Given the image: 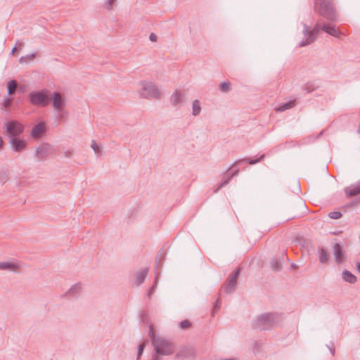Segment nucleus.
<instances>
[{
    "label": "nucleus",
    "instance_id": "1",
    "mask_svg": "<svg viewBox=\"0 0 360 360\" xmlns=\"http://www.w3.org/2000/svg\"><path fill=\"white\" fill-rule=\"evenodd\" d=\"M282 316L278 313H264L258 316L252 323L254 329L260 330H271L278 325Z\"/></svg>",
    "mask_w": 360,
    "mask_h": 360
},
{
    "label": "nucleus",
    "instance_id": "2",
    "mask_svg": "<svg viewBox=\"0 0 360 360\" xmlns=\"http://www.w3.org/2000/svg\"><path fill=\"white\" fill-rule=\"evenodd\" d=\"M314 9L328 22H335L338 18L337 11L331 0H315Z\"/></svg>",
    "mask_w": 360,
    "mask_h": 360
},
{
    "label": "nucleus",
    "instance_id": "3",
    "mask_svg": "<svg viewBox=\"0 0 360 360\" xmlns=\"http://www.w3.org/2000/svg\"><path fill=\"white\" fill-rule=\"evenodd\" d=\"M265 158L264 154L257 155L255 158H246L236 160L230 167L225 172L222 180H231L238 175L240 167L245 164L255 165L263 160Z\"/></svg>",
    "mask_w": 360,
    "mask_h": 360
},
{
    "label": "nucleus",
    "instance_id": "4",
    "mask_svg": "<svg viewBox=\"0 0 360 360\" xmlns=\"http://www.w3.org/2000/svg\"><path fill=\"white\" fill-rule=\"evenodd\" d=\"M322 22L324 21L321 19L319 20L311 30H310V26L303 24L304 38L300 42V46H305L314 41L316 35L319 33L320 30H321Z\"/></svg>",
    "mask_w": 360,
    "mask_h": 360
},
{
    "label": "nucleus",
    "instance_id": "5",
    "mask_svg": "<svg viewBox=\"0 0 360 360\" xmlns=\"http://www.w3.org/2000/svg\"><path fill=\"white\" fill-rule=\"evenodd\" d=\"M57 149L48 143H43L36 147L34 156L38 161H45L50 157L54 156Z\"/></svg>",
    "mask_w": 360,
    "mask_h": 360
},
{
    "label": "nucleus",
    "instance_id": "6",
    "mask_svg": "<svg viewBox=\"0 0 360 360\" xmlns=\"http://www.w3.org/2000/svg\"><path fill=\"white\" fill-rule=\"evenodd\" d=\"M140 86L141 87V97L155 99H159L160 98L161 92L153 82L142 81L140 82Z\"/></svg>",
    "mask_w": 360,
    "mask_h": 360
},
{
    "label": "nucleus",
    "instance_id": "7",
    "mask_svg": "<svg viewBox=\"0 0 360 360\" xmlns=\"http://www.w3.org/2000/svg\"><path fill=\"white\" fill-rule=\"evenodd\" d=\"M3 130L8 139L10 137L20 136L24 132L25 127L17 120H10L4 123Z\"/></svg>",
    "mask_w": 360,
    "mask_h": 360
},
{
    "label": "nucleus",
    "instance_id": "8",
    "mask_svg": "<svg viewBox=\"0 0 360 360\" xmlns=\"http://www.w3.org/2000/svg\"><path fill=\"white\" fill-rule=\"evenodd\" d=\"M155 351L160 355H170L174 352L175 346L169 340L158 337V340L154 343Z\"/></svg>",
    "mask_w": 360,
    "mask_h": 360
},
{
    "label": "nucleus",
    "instance_id": "9",
    "mask_svg": "<svg viewBox=\"0 0 360 360\" xmlns=\"http://www.w3.org/2000/svg\"><path fill=\"white\" fill-rule=\"evenodd\" d=\"M29 100L33 105L45 107L49 101L48 91L46 90L32 91L29 94Z\"/></svg>",
    "mask_w": 360,
    "mask_h": 360
},
{
    "label": "nucleus",
    "instance_id": "10",
    "mask_svg": "<svg viewBox=\"0 0 360 360\" xmlns=\"http://www.w3.org/2000/svg\"><path fill=\"white\" fill-rule=\"evenodd\" d=\"M240 270V268H238L229 275L226 279V284L220 289L219 295H221L222 292L230 293L234 290Z\"/></svg>",
    "mask_w": 360,
    "mask_h": 360
},
{
    "label": "nucleus",
    "instance_id": "11",
    "mask_svg": "<svg viewBox=\"0 0 360 360\" xmlns=\"http://www.w3.org/2000/svg\"><path fill=\"white\" fill-rule=\"evenodd\" d=\"M8 143L11 149L14 153H21L25 150L27 146V142L20 136L15 137H10L8 139Z\"/></svg>",
    "mask_w": 360,
    "mask_h": 360
},
{
    "label": "nucleus",
    "instance_id": "12",
    "mask_svg": "<svg viewBox=\"0 0 360 360\" xmlns=\"http://www.w3.org/2000/svg\"><path fill=\"white\" fill-rule=\"evenodd\" d=\"M195 351L193 348L188 347H182L176 354L175 359L177 360H185L195 357Z\"/></svg>",
    "mask_w": 360,
    "mask_h": 360
},
{
    "label": "nucleus",
    "instance_id": "13",
    "mask_svg": "<svg viewBox=\"0 0 360 360\" xmlns=\"http://www.w3.org/2000/svg\"><path fill=\"white\" fill-rule=\"evenodd\" d=\"M50 99L52 102L53 108L58 112H60L65 105L64 102L62 100V96L58 91H54L51 95Z\"/></svg>",
    "mask_w": 360,
    "mask_h": 360
},
{
    "label": "nucleus",
    "instance_id": "14",
    "mask_svg": "<svg viewBox=\"0 0 360 360\" xmlns=\"http://www.w3.org/2000/svg\"><path fill=\"white\" fill-rule=\"evenodd\" d=\"M321 30L336 38H340L342 34L335 25L325 22H322Z\"/></svg>",
    "mask_w": 360,
    "mask_h": 360
},
{
    "label": "nucleus",
    "instance_id": "15",
    "mask_svg": "<svg viewBox=\"0 0 360 360\" xmlns=\"http://www.w3.org/2000/svg\"><path fill=\"white\" fill-rule=\"evenodd\" d=\"M46 131L45 124L42 122L35 124L30 132V135L34 139H38L42 136Z\"/></svg>",
    "mask_w": 360,
    "mask_h": 360
},
{
    "label": "nucleus",
    "instance_id": "16",
    "mask_svg": "<svg viewBox=\"0 0 360 360\" xmlns=\"http://www.w3.org/2000/svg\"><path fill=\"white\" fill-rule=\"evenodd\" d=\"M185 95L181 91L176 90L170 96V101L174 106H179L184 103Z\"/></svg>",
    "mask_w": 360,
    "mask_h": 360
},
{
    "label": "nucleus",
    "instance_id": "17",
    "mask_svg": "<svg viewBox=\"0 0 360 360\" xmlns=\"http://www.w3.org/2000/svg\"><path fill=\"white\" fill-rule=\"evenodd\" d=\"M333 251L336 262L340 264L345 255V252L342 250L341 245L339 243H335L333 245Z\"/></svg>",
    "mask_w": 360,
    "mask_h": 360
},
{
    "label": "nucleus",
    "instance_id": "18",
    "mask_svg": "<svg viewBox=\"0 0 360 360\" xmlns=\"http://www.w3.org/2000/svg\"><path fill=\"white\" fill-rule=\"evenodd\" d=\"M347 197H353L360 193V184H353L345 188Z\"/></svg>",
    "mask_w": 360,
    "mask_h": 360
},
{
    "label": "nucleus",
    "instance_id": "19",
    "mask_svg": "<svg viewBox=\"0 0 360 360\" xmlns=\"http://www.w3.org/2000/svg\"><path fill=\"white\" fill-rule=\"evenodd\" d=\"M148 272V268H145L139 271L136 277L135 283L137 285H140L146 279V277Z\"/></svg>",
    "mask_w": 360,
    "mask_h": 360
},
{
    "label": "nucleus",
    "instance_id": "20",
    "mask_svg": "<svg viewBox=\"0 0 360 360\" xmlns=\"http://www.w3.org/2000/svg\"><path fill=\"white\" fill-rule=\"evenodd\" d=\"M342 278L345 281L353 284L356 282V277L347 270H345L342 272Z\"/></svg>",
    "mask_w": 360,
    "mask_h": 360
},
{
    "label": "nucleus",
    "instance_id": "21",
    "mask_svg": "<svg viewBox=\"0 0 360 360\" xmlns=\"http://www.w3.org/2000/svg\"><path fill=\"white\" fill-rule=\"evenodd\" d=\"M295 101H290L286 103H283L281 104L278 108L276 109L278 112H283L288 109H290L295 106Z\"/></svg>",
    "mask_w": 360,
    "mask_h": 360
},
{
    "label": "nucleus",
    "instance_id": "22",
    "mask_svg": "<svg viewBox=\"0 0 360 360\" xmlns=\"http://www.w3.org/2000/svg\"><path fill=\"white\" fill-rule=\"evenodd\" d=\"M201 112V106L198 100H194L192 103V115L198 116Z\"/></svg>",
    "mask_w": 360,
    "mask_h": 360
},
{
    "label": "nucleus",
    "instance_id": "23",
    "mask_svg": "<svg viewBox=\"0 0 360 360\" xmlns=\"http://www.w3.org/2000/svg\"><path fill=\"white\" fill-rule=\"evenodd\" d=\"M319 262L321 264H326L328 262L327 252L324 248H320L319 250Z\"/></svg>",
    "mask_w": 360,
    "mask_h": 360
},
{
    "label": "nucleus",
    "instance_id": "24",
    "mask_svg": "<svg viewBox=\"0 0 360 360\" xmlns=\"http://www.w3.org/2000/svg\"><path fill=\"white\" fill-rule=\"evenodd\" d=\"M17 88V82L15 80H11L7 84V90L9 95L13 94Z\"/></svg>",
    "mask_w": 360,
    "mask_h": 360
},
{
    "label": "nucleus",
    "instance_id": "25",
    "mask_svg": "<svg viewBox=\"0 0 360 360\" xmlns=\"http://www.w3.org/2000/svg\"><path fill=\"white\" fill-rule=\"evenodd\" d=\"M17 266L13 263L0 262V269L1 270H14Z\"/></svg>",
    "mask_w": 360,
    "mask_h": 360
},
{
    "label": "nucleus",
    "instance_id": "26",
    "mask_svg": "<svg viewBox=\"0 0 360 360\" xmlns=\"http://www.w3.org/2000/svg\"><path fill=\"white\" fill-rule=\"evenodd\" d=\"M270 264H271V268L274 271H280L282 268L281 263L280 262H278L276 259H273L271 261Z\"/></svg>",
    "mask_w": 360,
    "mask_h": 360
},
{
    "label": "nucleus",
    "instance_id": "27",
    "mask_svg": "<svg viewBox=\"0 0 360 360\" xmlns=\"http://www.w3.org/2000/svg\"><path fill=\"white\" fill-rule=\"evenodd\" d=\"M148 336L152 342L153 345H154L155 342L158 340V338L155 337V333L152 325H150L149 327Z\"/></svg>",
    "mask_w": 360,
    "mask_h": 360
},
{
    "label": "nucleus",
    "instance_id": "28",
    "mask_svg": "<svg viewBox=\"0 0 360 360\" xmlns=\"http://www.w3.org/2000/svg\"><path fill=\"white\" fill-rule=\"evenodd\" d=\"M91 147L94 150L96 155H98L101 153V149L97 145L96 141H94V140L91 141Z\"/></svg>",
    "mask_w": 360,
    "mask_h": 360
},
{
    "label": "nucleus",
    "instance_id": "29",
    "mask_svg": "<svg viewBox=\"0 0 360 360\" xmlns=\"http://www.w3.org/2000/svg\"><path fill=\"white\" fill-rule=\"evenodd\" d=\"M342 214L339 211H333L328 214V217L333 219H338L342 217Z\"/></svg>",
    "mask_w": 360,
    "mask_h": 360
},
{
    "label": "nucleus",
    "instance_id": "30",
    "mask_svg": "<svg viewBox=\"0 0 360 360\" xmlns=\"http://www.w3.org/2000/svg\"><path fill=\"white\" fill-rule=\"evenodd\" d=\"M80 289H81V284L77 283V284L74 285L73 286H72V288L68 291V293L75 295L76 293H77V292H79L80 290Z\"/></svg>",
    "mask_w": 360,
    "mask_h": 360
},
{
    "label": "nucleus",
    "instance_id": "31",
    "mask_svg": "<svg viewBox=\"0 0 360 360\" xmlns=\"http://www.w3.org/2000/svg\"><path fill=\"white\" fill-rule=\"evenodd\" d=\"M231 83L229 82H224L220 84V90L223 92L229 91Z\"/></svg>",
    "mask_w": 360,
    "mask_h": 360
},
{
    "label": "nucleus",
    "instance_id": "32",
    "mask_svg": "<svg viewBox=\"0 0 360 360\" xmlns=\"http://www.w3.org/2000/svg\"><path fill=\"white\" fill-rule=\"evenodd\" d=\"M191 326V322L187 319L184 320L179 323V326L182 329H187V328H190Z\"/></svg>",
    "mask_w": 360,
    "mask_h": 360
},
{
    "label": "nucleus",
    "instance_id": "33",
    "mask_svg": "<svg viewBox=\"0 0 360 360\" xmlns=\"http://www.w3.org/2000/svg\"><path fill=\"white\" fill-rule=\"evenodd\" d=\"M145 347H146V345H145L144 342H143V343H141V344H140L139 345L138 351H137V353H138L137 354V355H138L137 360H139L140 359V357H141V354H142V353H143V352L144 350Z\"/></svg>",
    "mask_w": 360,
    "mask_h": 360
},
{
    "label": "nucleus",
    "instance_id": "34",
    "mask_svg": "<svg viewBox=\"0 0 360 360\" xmlns=\"http://www.w3.org/2000/svg\"><path fill=\"white\" fill-rule=\"evenodd\" d=\"M220 307H221V300H220V298L219 297L216 300L215 304L214 306V308L212 310V316H214V314L216 313L219 309Z\"/></svg>",
    "mask_w": 360,
    "mask_h": 360
},
{
    "label": "nucleus",
    "instance_id": "35",
    "mask_svg": "<svg viewBox=\"0 0 360 360\" xmlns=\"http://www.w3.org/2000/svg\"><path fill=\"white\" fill-rule=\"evenodd\" d=\"M73 154H74V151L72 150H68L64 152V156L65 158H71V157H72Z\"/></svg>",
    "mask_w": 360,
    "mask_h": 360
},
{
    "label": "nucleus",
    "instance_id": "36",
    "mask_svg": "<svg viewBox=\"0 0 360 360\" xmlns=\"http://www.w3.org/2000/svg\"><path fill=\"white\" fill-rule=\"evenodd\" d=\"M149 39L151 41H156L158 39V37L155 33H150L149 35Z\"/></svg>",
    "mask_w": 360,
    "mask_h": 360
},
{
    "label": "nucleus",
    "instance_id": "37",
    "mask_svg": "<svg viewBox=\"0 0 360 360\" xmlns=\"http://www.w3.org/2000/svg\"><path fill=\"white\" fill-rule=\"evenodd\" d=\"M160 354H158L156 352L152 355L151 360H162V359L159 356Z\"/></svg>",
    "mask_w": 360,
    "mask_h": 360
},
{
    "label": "nucleus",
    "instance_id": "38",
    "mask_svg": "<svg viewBox=\"0 0 360 360\" xmlns=\"http://www.w3.org/2000/svg\"><path fill=\"white\" fill-rule=\"evenodd\" d=\"M11 102H12L11 99H6L4 101V105L6 107L10 106L11 104Z\"/></svg>",
    "mask_w": 360,
    "mask_h": 360
},
{
    "label": "nucleus",
    "instance_id": "39",
    "mask_svg": "<svg viewBox=\"0 0 360 360\" xmlns=\"http://www.w3.org/2000/svg\"><path fill=\"white\" fill-rule=\"evenodd\" d=\"M114 1H115V0H108V5H107V6H106L107 9H108V10L112 9V2H113Z\"/></svg>",
    "mask_w": 360,
    "mask_h": 360
},
{
    "label": "nucleus",
    "instance_id": "40",
    "mask_svg": "<svg viewBox=\"0 0 360 360\" xmlns=\"http://www.w3.org/2000/svg\"><path fill=\"white\" fill-rule=\"evenodd\" d=\"M228 183H229L228 181H223V183L221 184V185L216 190H214V193H217L219 188H221V187L224 186Z\"/></svg>",
    "mask_w": 360,
    "mask_h": 360
},
{
    "label": "nucleus",
    "instance_id": "41",
    "mask_svg": "<svg viewBox=\"0 0 360 360\" xmlns=\"http://www.w3.org/2000/svg\"><path fill=\"white\" fill-rule=\"evenodd\" d=\"M154 289H155V286H154V285H153V286L150 288V290H149V292H148V296H149V297H150V296H151V295L153 293V292H154Z\"/></svg>",
    "mask_w": 360,
    "mask_h": 360
},
{
    "label": "nucleus",
    "instance_id": "42",
    "mask_svg": "<svg viewBox=\"0 0 360 360\" xmlns=\"http://www.w3.org/2000/svg\"><path fill=\"white\" fill-rule=\"evenodd\" d=\"M35 57V53H31L26 56L27 59H33Z\"/></svg>",
    "mask_w": 360,
    "mask_h": 360
},
{
    "label": "nucleus",
    "instance_id": "43",
    "mask_svg": "<svg viewBox=\"0 0 360 360\" xmlns=\"http://www.w3.org/2000/svg\"><path fill=\"white\" fill-rule=\"evenodd\" d=\"M330 352H331V354L333 356H334L335 354V348H334V345L333 344L332 345V347H329Z\"/></svg>",
    "mask_w": 360,
    "mask_h": 360
},
{
    "label": "nucleus",
    "instance_id": "44",
    "mask_svg": "<svg viewBox=\"0 0 360 360\" xmlns=\"http://www.w3.org/2000/svg\"><path fill=\"white\" fill-rule=\"evenodd\" d=\"M356 270L360 274V263H358L356 265Z\"/></svg>",
    "mask_w": 360,
    "mask_h": 360
},
{
    "label": "nucleus",
    "instance_id": "45",
    "mask_svg": "<svg viewBox=\"0 0 360 360\" xmlns=\"http://www.w3.org/2000/svg\"><path fill=\"white\" fill-rule=\"evenodd\" d=\"M3 143H4L3 139H2L1 136H0V148L2 147Z\"/></svg>",
    "mask_w": 360,
    "mask_h": 360
},
{
    "label": "nucleus",
    "instance_id": "46",
    "mask_svg": "<svg viewBox=\"0 0 360 360\" xmlns=\"http://www.w3.org/2000/svg\"><path fill=\"white\" fill-rule=\"evenodd\" d=\"M16 49H17L16 46H14L13 48L12 51H11V54H14V53L15 52Z\"/></svg>",
    "mask_w": 360,
    "mask_h": 360
},
{
    "label": "nucleus",
    "instance_id": "47",
    "mask_svg": "<svg viewBox=\"0 0 360 360\" xmlns=\"http://www.w3.org/2000/svg\"><path fill=\"white\" fill-rule=\"evenodd\" d=\"M297 191H300V186L299 185H298V186H297Z\"/></svg>",
    "mask_w": 360,
    "mask_h": 360
},
{
    "label": "nucleus",
    "instance_id": "48",
    "mask_svg": "<svg viewBox=\"0 0 360 360\" xmlns=\"http://www.w3.org/2000/svg\"><path fill=\"white\" fill-rule=\"evenodd\" d=\"M324 170L327 173V167L324 168Z\"/></svg>",
    "mask_w": 360,
    "mask_h": 360
}]
</instances>
